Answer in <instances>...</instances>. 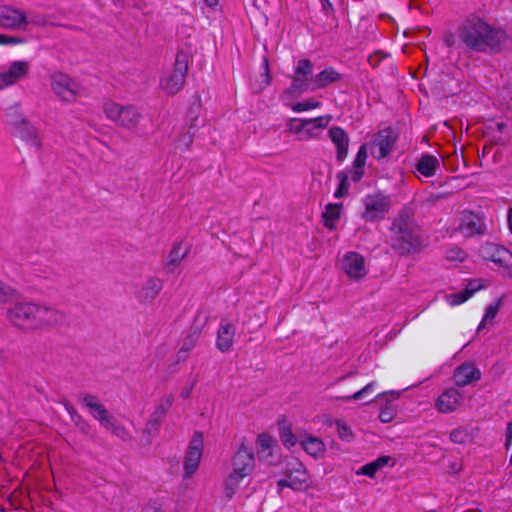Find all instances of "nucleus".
I'll list each match as a JSON object with an SVG mask.
<instances>
[{"label": "nucleus", "instance_id": "nucleus-1", "mask_svg": "<svg viewBox=\"0 0 512 512\" xmlns=\"http://www.w3.org/2000/svg\"><path fill=\"white\" fill-rule=\"evenodd\" d=\"M462 42L477 52H499L508 41L505 31L497 29L478 17L468 18L461 26Z\"/></svg>", "mask_w": 512, "mask_h": 512}, {"label": "nucleus", "instance_id": "nucleus-2", "mask_svg": "<svg viewBox=\"0 0 512 512\" xmlns=\"http://www.w3.org/2000/svg\"><path fill=\"white\" fill-rule=\"evenodd\" d=\"M415 209L404 208L393 221L388 243L391 248L401 255L409 253L415 247Z\"/></svg>", "mask_w": 512, "mask_h": 512}, {"label": "nucleus", "instance_id": "nucleus-3", "mask_svg": "<svg viewBox=\"0 0 512 512\" xmlns=\"http://www.w3.org/2000/svg\"><path fill=\"white\" fill-rule=\"evenodd\" d=\"M254 468L253 451L245 443H241L231 458L229 472L224 481V494L227 498L231 499L236 494L240 483L252 474Z\"/></svg>", "mask_w": 512, "mask_h": 512}, {"label": "nucleus", "instance_id": "nucleus-4", "mask_svg": "<svg viewBox=\"0 0 512 512\" xmlns=\"http://www.w3.org/2000/svg\"><path fill=\"white\" fill-rule=\"evenodd\" d=\"M5 312L6 320L22 331H35V303L25 300H13Z\"/></svg>", "mask_w": 512, "mask_h": 512}, {"label": "nucleus", "instance_id": "nucleus-5", "mask_svg": "<svg viewBox=\"0 0 512 512\" xmlns=\"http://www.w3.org/2000/svg\"><path fill=\"white\" fill-rule=\"evenodd\" d=\"M188 55L179 52L171 69L164 72L160 80V88L168 95L177 94L184 86L188 71Z\"/></svg>", "mask_w": 512, "mask_h": 512}, {"label": "nucleus", "instance_id": "nucleus-6", "mask_svg": "<svg viewBox=\"0 0 512 512\" xmlns=\"http://www.w3.org/2000/svg\"><path fill=\"white\" fill-rule=\"evenodd\" d=\"M50 80L53 93L62 102L74 103L84 95L85 90L82 85L65 73L55 72Z\"/></svg>", "mask_w": 512, "mask_h": 512}, {"label": "nucleus", "instance_id": "nucleus-7", "mask_svg": "<svg viewBox=\"0 0 512 512\" xmlns=\"http://www.w3.org/2000/svg\"><path fill=\"white\" fill-rule=\"evenodd\" d=\"M103 111L109 120L128 130L134 129L141 118L139 111L134 106H123L111 100L104 103Z\"/></svg>", "mask_w": 512, "mask_h": 512}, {"label": "nucleus", "instance_id": "nucleus-8", "mask_svg": "<svg viewBox=\"0 0 512 512\" xmlns=\"http://www.w3.org/2000/svg\"><path fill=\"white\" fill-rule=\"evenodd\" d=\"M8 122L16 133L36 150L43 146V136L37 126L29 121L23 114L14 111L8 114Z\"/></svg>", "mask_w": 512, "mask_h": 512}, {"label": "nucleus", "instance_id": "nucleus-9", "mask_svg": "<svg viewBox=\"0 0 512 512\" xmlns=\"http://www.w3.org/2000/svg\"><path fill=\"white\" fill-rule=\"evenodd\" d=\"M284 475L286 478L280 479L277 482L279 493L284 487L291 488L292 490H303L308 487V472L298 459H292L287 462Z\"/></svg>", "mask_w": 512, "mask_h": 512}, {"label": "nucleus", "instance_id": "nucleus-10", "mask_svg": "<svg viewBox=\"0 0 512 512\" xmlns=\"http://www.w3.org/2000/svg\"><path fill=\"white\" fill-rule=\"evenodd\" d=\"M479 255L495 263L502 273L512 277V253L505 247L495 243H484L479 248Z\"/></svg>", "mask_w": 512, "mask_h": 512}, {"label": "nucleus", "instance_id": "nucleus-11", "mask_svg": "<svg viewBox=\"0 0 512 512\" xmlns=\"http://www.w3.org/2000/svg\"><path fill=\"white\" fill-rule=\"evenodd\" d=\"M313 63L308 59H300L294 69L291 86L286 90L287 94L301 95L312 90Z\"/></svg>", "mask_w": 512, "mask_h": 512}, {"label": "nucleus", "instance_id": "nucleus-12", "mask_svg": "<svg viewBox=\"0 0 512 512\" xmlns=\"http://www.w3.org/2000/svg\"><path fill=\"white\" fill-rule=\"evenodd\" d=\"M30 70L31 65L28 61L17 60L10 62L0 71V90L25 80L28 78Z\"/></svg>", "mask_w": 512, "mask_h": 512}, {"label": "nucleus", "instance_id": "nucleus-13", "mask_svg": "<svg viewBox=\"0 0 512 512\" xmlns=\"http://www.w3.org/2000/svg\"><path fill=\"white\" fill-rule=\"evenodd\" d=\"M204 439L201 432H195L190 440L184 458V478H191L198 470L203 453Z\"/></svg>", "mask_w": 512, "mask_h": 512}, {"label": "nucleus", "instance_id": "nucleus-14", "mask_svg": "<svg viewBox=\"0 0 512 512\" xmlns=\"http://www.w3.org/2000/svg\"><path fill=\"white\" fill-rule=\"evenodd\" d=\"M367 160V145H362L353 161L352 169L347 173H339V188L336 192H346L349 189V181L358 182L364 174V167Z\"/></svg>", "mask_w": 512, "mask_h": 512}, {"label": "nucleus", "instance_id": "nucleus-15", "mask_svg": "<svg viewBox=\"0 0 512 512\" xmlns=\"http://www.w3.org/2000/svg\"><path fill=\"white\" fill-rule=\"evenodd\" d=\"M364 205L363 218L372 222L382 219L388 213L390 201L384 194H368L364 199Z\"/></svg>", "mask_w": 512, "mask_h": 512}, {"label": "nucleus", "instance_id": "nucleus-16", "mask_svg": "<svg viewBox=\"0 0 512 512\" xmlns=\"http://www.w3.org/2000/svg\"><path fill=\"white\" fill-rule=\"evenodd\" d=\"M395 139L391 130H382L374 135L370 143L366 144L367 150H370L374 158L382 159L393 150Z\"/></svg>", "mask_w": 512, "mask_h": 512}, {"label": "nucleus", "instance_id": "nucleus-17", "mask_svg": "<svg viewBox=\"0 0 512 512\" xmlns=\"http://www.w3.org/2000/svg\"><path fill=\"white\" fill-rule=\"evenodd\" d=\"M341 268L352 280L364 278L368 272L364 257L354 251L347 252L341 260Z\"/></svg>", "mask_w": 512, "mask_h": 512}, {"label": "nucleus", "instance_id": "nucleus-18", "mask_svg": "<svg viewBox=\"0 0 512 512\" xmlns=\"http://www.w3.org/2000/svg\"><path fill=\"white\" fill-rule=\"evenodd\" d=\"M163 286L164 284L162 279L155 276H149L135 291V297L140 304L150 305L159 296Z\"/></svg>", "mask_w": 512, "mask_h": 512}, {"label": "nucleus", "instance_id": "nucleus-19", "mask_svg": "<svg viewBox=\"0 0 512 512\" xmlns=\"http://www.w3.org/2000/svg\"><path fill=\"white\" fill-rule=\"evenodd\" d=\"M486 230V224L482 215L472 211H464L460 218L459 231L465 237L483 235Z\"/></svg>", "mask_w": 512, "mask_h": 512}, {"label": "nucleus", "instance_id": "nucleus-20", "mask_svg": "<svg viewBox=\"0 0 512 512\" xmlns=\"http://www.w3.org/2000/svg\"><path fill=\"white\" fill-rule=\"evenodd\" d=\"M64 315L54 306L35 303V330L61 322Z\"/></svg>", "mask_w": 512, "mask_h": 512}, {"label": "nucleus", "instance_id": "nucleus-21", "mask_svg": "<svg viewBox=\"0 0 512 512\" xmlns=\"http://www.w3.org/2000/svg\"><path fill=\"white\" fill-rule=\"evenodd\" d=\"M27 24L25 14L8 6L0 7V27L5 29L20 30Z\"/></svg>", "mask_w": 512, "mask_h": 512}, {"label": "nucleus", "instance_id": "nucleus-22", "mask_svg": "<svg viewBox=\"0 0 512 512\" xmlns=\"http://www.w3.org/2000/svg\"><path fill=\"white\" fill-rule=\"evenodd\" d=\"M329 138L336 147V159L342 163L348 154L349 137L341 127L330 128Z\"/></svg>", "mask_w": 512, "mask_h": 512}, {"label": "nucleus", "instance_id": "nucleus-23", "mask_svg": "<svg viewBox=\"0 0 512 512\" xmlns=\"http://www.w3.org/2000/svg\"><path fill=\"white\" fill-rule=\"evenodd\" d=\"M462 394L454 388L444 391L436 401V408L441 413L455 411L461 404Z\"/></svg>", "mask_w": 512, "mask_h": 512}, {"label": "nucleus", "instance_id": "nucleus-24", "mask_svg": "<svg viewBox=\"0 0 512 512\" xmlns=\"http://www.w3.org/2000/svg\"><path fill=\"white\" fill-rule=\"evenodd\" d=\"M83 404L89 409L90 414L98 420L102 427L111 419L112 415L109 414L104 405L97 399L96 396L85 394L82 397Z\"/></svg>", "mask_w": 512, "mask_h": 512}, {"label": "nucleus", "instance_id": "nucleus-25", "mask_svg": "<svg viewBox=\"0 0 512 512\" xmlns=\"http://www.w3.org/2000/svg\"><path fill=\"white\" fill-rule=\"evenodd\" d=\"M484 287L480 279L470 280L464 290L446 295V301L450 306H457L467 301L473 294Z\"/></svg>", "mask_w": 512, "mask_h": 512}, {"label": "nucleus", "instance_id": "nucleus-26", "mask_svg": "<svg viewBox=\"0 0 512 512\" xmlns=\"http://www.w3.org/2000/svg\"><path fill=\"white\" fill-rule=\"evenodd\" d=\"M236 335V327L231 323H221L217 331L216 347L221 352L231 349Z\"/></svg>", "mask_w": 512, "mask_h": 512}, {"label": "nucleus", "instance_id": "nucleus-27", "mask_svg": "<svg viewBox=\"0 0 512 512\" xmlns=\"http://www.w3.org/2000/svg\"><path fill=\"white\" fill-rule=\"evenodd\" d=\"M332 120L330 114L305 119L306 140L318 138Z\"/></svg>", "mask_w": 512, "mask_h": 512}, {"label": "nucleus", "instance_id": "nucleus-28", "mask_svg": "<svg viewBox=\"0 0 512 512\" xmlns=\"http://www.w3.org/2000/svg\"><path fill=\"white\" fill-rule=\"evenodd\" d=\"M173 401L174 396L172 394H165L159 399L156 409L147 424L149 429H157L160 426Z\"/></svg>", "mask_w": 512, "mask_h": 512}, {"label": "nucleus", "instance_id": "nucleus-29", "mask_svg": "<svg viewBox=\"0 0 512 512\" xmlns=\"http://www.w3.org/2000/svg\"><path fill=\"white\" fill-rule=\"evenodd\" d=\"M341 74L332 67H326L317 73L312 79V91L323 89L333 83L340 81Z\"/></svg>", "mask_w": 512, "mask_h": 512}, {"label": "nucleus", "instance_id": "nucleus-30", "mask_svg": "<svg viewBox=\"0 0 512 512\" xmlns=\"http://www.w3.org/2000/svg\"><path fill=\"white\" fill-rule=\"evenodd\" d=\"M480 371L471 363H464L454 373V380L458 386H466L480 378Z\"/></svg>", "mask_w": 512, "mask_h": 512}, {"label": "nucleus", "instance_id": "nucleus-31", "mask_svg": "<svg viewBox=\"0 0 512 512\" xmlns=\"http://www.w3.org/2000/svg\"><path fill=\"white\" fill-rule=\"evenodd\" d=\"M257 455L259 459L270 461L273 457L276 440L268 433H261L256 440Z\"/></svg>", "mask_w": 512, "mask_h": 512}, {"label": "nucleus", "instance_id": "nucleus-32", "mask_svg": "<svg viewBox=\"0 0 512 512\" xmlns=\"http://www.w3.org/2000/svg\"><path fill=\"white\" fill-rule=\"evenodd\" d=\"M398 398V393L389 392V393H381L377 395L378 402H386L387 405L381 409L379 413V419L383 423H388L393 420L396 414L395 407L390 404L391 401H394Z\"/></svg>", "mask_w": 512, "mask_h": 512}, {"label": "nucleus", "instance_id": "nucleus-33", "mask_svg": "<svg viewBox=\"0 0 512 512\" xmlns=\"http://www.w3.org/2000/svg\"><path fill=\"white\" fill-rule=\"evenodd\" d=\"M194 140L193 127L181 128L174 137L173 145L176 151L185 152L188 151Z\"/></svg>", "mask_w": 512, "mask_h": 512}, {"label": "nucleus", "instance_id": "nucleus-34", "mask_svg": "<svg viewBox=\"0 0 512 512\" xmlns=\"http://www.w3.org/2000/svg\"><path fill=\"white\" fill-rule=\"evenodd\" d=\"M201 335V331L198 328H194L184 337L181 342L180 349L177 353L178 360H185L188 357L189 352L196 346Z\"/></svg>", "mask_w": 512, "mask_h": 512}, {"label": "nucleus", "instance_id": "nucleus-35", "mask_svg": "<svg viewBox=\"0 0 512 512\" xmlns=\"http://www.w3.org/2000/svg\"><path fill=\"white\" fill-rule=\"evenodd\" d=\"M439 165L440 161L436 156L423 154L421 158L418 159V173H421L426 177H430L435 174Z\"/></svg>", "mask_w": 512, "mask_h": 512}, {"label": "nucleus", "instance_id": "nucleus-36", "mask_svg": "<svg viewBox=\"0 0 512 512\" xmlns=\"http://www.w3.org/2000/svg\"><path fill=\"white\" fill-rule=\"evenodd\" d=\"M301 447L311 456L317 458L323 455L325 445L318 437L307 436L300 440Z\"/></svg>", "mask_w": 512, "mask_h": 512}, {"label": "nucleus", "instance_id": "nucleus-37", "mask_svg": "<svg viewBox=\"0 0 512 512\" xmlns=\"http://www.w3.org/2000/svg\"><path fill=\"white\" fill-rule=\"evenodd\" d=\"M341 209L342 205L338 203H330L326 205V209L322 215L325 227L329 228L330 230H333L336 227L337 222L340 218Z\"/></svg>", "mask_w": 512, "mask_h": 512}, {"label": "nucleus", "instance_id": "nucleus-38", "mask_svg": "<svg viewBox=\"0 0 512 512\" xmlns=\"http://www.w3.org/2000/svg\"><path fill=\"white\" fill-rule=\"evenodd\" d=\"M391 461L392 458L389 456L378 457L376 460L362 466L360 470L357 472V474L366 475L372 478L374 477L377 471L387 466Z\"/></svg>", "mask_w": 512, "mask_h": 512}, {"label": "nucleus", "instance_id": "nucleus-39", "mask_svg": "<svg viewBox=\"0 0 512 512\" xmlns=\"http://www.w3.org/2000/svg\"><path fill=\"white\" fill-rule=\"evenodd\" d=\"M187 251L182 248L180 243L175 244L170 251L166 263V268L169 272H173L174 269L181 263L186 257Z\"/></svg>", "mask_w": 512, "mask_h": 512}, {"label": "nucleus", "instance_id": "nucleus-40", "mask_svg": "<svg viewBox=\"0 0 512 512\" xmlns=\"http://www.w3.org/2000/svg\"><path fill=\"white\" fill-rule=\"evenodd\" d=\"M305 129V119L291 118L287 123V130L300 141H307Z\"/></svg>", "mask_w": 512, "mask_h": 512}, {"label": "nucleus", "instance_id": "nucleus-41", "mask_svg": "<svg viewBox=\"0 0 512 512\" xmlns=\"http://www.w3.org/2000/svg\"><path fill=\"white\" fill-rule=\"evenodd\" d=\"M501 307V300H498L494 303H491L485 312V315L478 326V331L486 328L487 326H492L494 323V319L497 316Z\"/></svg>", "mask_w": 512, "mask_h": 512}, {"label": "nucleus", "instance_id": "nucleus-42", "mask_svg": "<svg viewBox=\"0 0 512 512\" xmlns=\"http://www.w3.org/2000/svg\"><path fill=\"white\" fill-rule=\"evenodd\" d=\"M104 428L111 431L113 435L124 441L130 439V434L127 429L121 423H119L114 416L111 417Z\"/></svg>", "mask_w": 512, "mask_h": 512}, {"label": "nucleus", "instance_id": "nucleus-43", "mask_svg": "<svg viewBox=\"0 0 512 512\" xmlns=\"http://www.w3.org/2000/svg\"><path fill=\"white\" fill-rule=\"evenodd\" d=\"M467 253L458 246H448L445 250V259L453 265L465 261Z\"/></svg>", "mask_w": 512, "mask_h": 512}, {"label": "nucleus", "instance_id": "nucleus-44", "mask_svg": "<svg viewBox=\"0 0 512 512\" xmlns=\"http://www.w3.org/2000/svg\"><path fill=\"white\" fill-rule=\"evenodd\" d=\"M322 103L316 98H308L303 101L297 102L291 105V109L293 112L301 113L309 110H314L320 108Z\"/></svg>", "mask_w": 512, "mask_h": 512}, {"label": "nucleus", "instance_id": "nucleus-45", "mask_svg": "<svg viewBox=\"0 0 512 512\" xmlns=\"http://www.w3.org/2000/svg\"><path fill=\"white\" fill-rule=\"evenodd\" d=\"M374 387H375V382H370L365 387H363L359 391L355 392L354 394L344 397L343 400L347 401V402L352 401V400H354V401L361 400L368 394L372 393L374 391Z\"/></svg>", "mask_w": 512, "mask_h": 512}, {"label": "nucleus", "instance_id": "nucleus-46", "mask_svg": "<svg viewBox=\"0 0 512 512\" xmlns=\"http://www.w3.org/2000/svg\"><path fill=\"white\" fill-rule=\"evenodd\" d=\"M469 439V433L466 428L458 427L450 432V440L456 444H463Z\"/></svg>", "mask_w": 512, "mask_h": 512}, {"label": "nucleus", "instance_id": "nucleus-47", "mask_svg": "<svg viewBox=\"0 0 512 512\" xmlns=\"http://www.w3.org/2000/svg\"><path fill=\"white\" fill-rule=\"evenodd\" d=\"M17 291L0 281V302H9L16 299Z\"/></svg>", "mask_w": 512, "mask_h": 512}, {"label": "nucleus", "instance_id": "nucleus-48", "mask_svg": "<svg viewBox=\"0 0 512 512\" xmlns=\"http://www.w3.org/2000/svg\"><path fill=\"white\" fill-rule=\"evenodd\" d=\"M338 436L345 441H349L352 438V431L350 427L342 420H336L335 422Z\"/></svg>", "mask_w": 512, "mask_h": 512}, {"label": "nucleus", "instance_id": "nucleus-49", "mask_svg": "<svg viewBox=\"0 0 512 512\" xmlns=\"http://www.w3.org/2000/svg\"><path fill=\"white\" fill-rule=\"evenodd\" d=\"M281 440L286 447L294 446L298 442L297 437L290 430L281 432Z\"/></svg>", "mask_w": 512, "mask_h": 512}, {"label": "nucleus", "instance_id": "nucleus-50", "mask_svg": "<svg viewBox=\"0 0 512 512\" xmlns=\"http://www.w3.org/2000/svg\"><path fill=\"white\" fill-rule=\"evenodd\" d=\"M23 42L22 38L0 34V45H18Z\"/></svg>", "mask_w": 512, "mask_h": 512}, {"label": "nucleus", "instance_id": "nucleus-51", "mask_svg": "<svg viewBox=\"0 0 512 512\" xmlns=\"http://www.w3.org/2000/svg\"><path fill=\"white\" fill-rule=\"evenodd\" d=\"M385 57L381 52H375L368 57V63L371 67L376 68L380 64L381 60Z\"/></svg>", "mask_w": 512, "mask_h": 512}, {"label": "nucleus", "instance_id": "nucleus-52", "mask_svg": "<svg viewBox=\"0 0 512 512\" xmlns=\"http://www.w3.org/2000/svg\"><path fill=\"white\" fill-rule=\"evenodd\" d=\"M161 504L158 501H150L143 508L142 512H161Z\"/></svg>", "mask_w": 512, "mask_h": 512}, {"label": "nucleus", "instance_id": "nucleus-53", "mask_svg": "<svg viewBox=\"0 0 512 512\" xmlns=\"http://www.w3.org/2000/svg\"><path fill=\"white\" fill-rule=\"evenodd\" d=\"M263 68H264L263 82H264L265 86H268L271 83V74H270V70H269L268 60L266 58L264 59V62H263Z\"/></svg>", "mask_w": 512, "mask_h": 512}, {"label": "nucleus", "instance_id": "nucleus-54", "mask_svg": "<svg viewBox=\"0 0 512 512\" xmlns=\"http://www.w3.org/2000/svg\"><path fill=\"white\" fill-rule=\"evenodd\" d=\"M512 444V421L508 423L507 430H506V449H509L510 445Z\"/></svg>", "mask_w": 512, "mask_h": 512}, {"label": "nucleus", "instance_id": "nucleus-55", "mask_svg": "<svg viewBox=\"0 0 512 512\" xmlns=\"http://www.w3.org/2000/svg\"><path fill=\"white\" fill-rule=\"evenodd\" d=\"M193 390V385L186 386L182 389L180 396L184 399L189 398Z\"/></svg>", "mask_w": 512, "mask_h": 512}, {"label": "nucleus", "instance_id": "nucleus-56", "mask_svg": "<svg viewBox=\"0 0 512 512\" xmlns=\"http://www.w3.org/2000/svg\"><path fill=\"white\" fill-rule=\"evenodd\" d=\"M507 220H508V227H509V230H510V232L512 233V208H510V209L508 210Z\"/></svg>", "mask_w": 512, "mask_h": 512}, {"label": "nucleus", "instance_id": "nucleus-57", "mask_svg": "<svg viewBox=\"0 0 512 512\" xmlns=\"http://www.w3.org/2000/svg\"><path fill=\"white\" fill-rule=\"evenodd\" d=\"M205 3L209 6V7H213V6H216L219 2V0H204Z\"/></svg>", "mask_w": 512, "mask_h": 512}, {"label": "nucleus", "instance_id": "nucleus-58", "mask_svg": "<svg viewBox=\"0 0 512 512\" xmlns=\"http://www.w3.org/2000/svg\"><path fill=\"white\" fill-rule=\"evenodd\" d=\"M80 428H81V431H83L84 433H87L89 426L87 423L83 422V424Z\"/></svg>", "mask_w": 512, "mask_h": 512}, {"label": "nucleus", "instance_id": "nucleus-59", "mask_svg": "<svg viewBox=\"0 0 512 512\" xmlns=\"http://www.w3.org/2000/svg\"><path fill=\"white\" fill-rule=\"evenodd\" d=\"M411 75H412L413 78L416 77V73L415 72H411Z\"/></svg>", "mask_w": 512, "mask_h": 512}, {"label": "nucleus", "instance_id": "nucleus-60", "mask_svg": "<svg viewBox=\"0 0 512 512\" xmlns=\"http://www.w3.org/2000/svg\"><path fill=\"white\" fill-rule=\"evenodd\" d=\"M343 194L342 193H339V194H335L336 197H341Z\"/></svg>", "mask_w": 512, "mask_h": 512}, {"label": "nucleus", "instance_id": "nucleus-61", "mask_svg": "<svg viewBox=\"0 0 512 512\" xmlns=\"http://www.w3.org/2000/svg\"><path fill=\"white\" fill-rule=\"evenodd\" d=\"M413 0H410V4L412 3Z\"/></svg>", "mask_w": 512, "mask_h": 512}]
</instances>
